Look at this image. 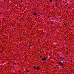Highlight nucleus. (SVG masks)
Listing matches in <instances>:
<instances>
[{
  "label": "nucleus",
  "mask_w": 74,
  "mask_h": 74,
  "mask_svg": "<svg viewBox=\"0 0 74 74\" xmlns=\"http://www.w3.org/2000/svg\"><path fill=\"white\" fill-rule=\"evenodd\" d=\"M34 69H36V67L35 66H34Z\"/></svg>",
  "instance_id": "obj_5"
},
{
  "label": "nucleus",
  "mask_w": 74,
  "mask_h": 74,
  "mask_svg": "<svg viewBox=\"0 0 74 74\" xmlns=\"http://www.w3.org/2000/svg\"><path fill=\"white\" fill-rule=\"evenodd\" d=\"M36 69H37V70H40V68H39V67H38V66H37L36 67Z\"/></svg>",
  "instance_id": "obj_3"
},
{
  "label": "nucleus",
  "mask_w": 74,
  "mask_h": 74,
  "mask_svg": "<svg viewBox=\"0 0 74 74\" xmlns=\"http://www.w3.org/2000/svg\"><path fill=\"white\" fill-rule=\"evenodd\" d=\"M30 47H31V45H30Z\"/></svg>",
  "instance_id": "obj_10"
},
{
  "label": "nucleus",
  "mask_w": 74,
  "mask_h": 74,
  "mask_svg": "<svg viewBox=\"0 0 74 74\" xmlns=\"http://www.w3.org/2000/svg\"><path fill=\"white\" fill-rule=\"evenodd\" d=\"M26 72H27V73H29V71L27 70H26Z\"/></svg>",
  "instance_id": "obj_7"
},
{
  "label": "nucleus",
  "mask_w": 74,
  "mask_h": 74,
  "mask_svg": "<svg viewBox=\"0 0 74 74\" xmlns=\"http://www.w3.org/2000/svg\"><path fill=\"white\" fill-rule=\"evenodd\" d=\"M61 58H62V59H63V60H64V58L62 57Z\"/></svg>",
  "instance_id": "obj_8"
},
{
  "label": "nucleus",
  "mask_w": 74,
  "mask_h": 74,
  "mask_svg": "<svg viewBox=\"0 0 74 74\" xmlns=\"http://www.w3.org/2000/svg\"><path fill=\"white\" fill-rule=\"evenodd\" d=\"M50 2H52V0H50Z\"/></svg>",
  "instance_id": "obj_6"
},
{
  "label": "nucleus",
  "mask_w": 74,
  "mask_h": 74,
  "mask_svg": "<svg viewBox=\"0 0 74 74\" xmlns=\"http://www.w3.org/2000/svg\"><path fill=\"white\" fill-rule=\"evenodd\" d=\"M33 14L34 15H36V13H34Z\"/></svg>",
  "instance_id": "obj_4"
},
{
  "label": "nucleus",
  "mask_w": 74,
  "mask_h": 74,
  "mask_svg": "<svg viewBox=\"0 0 74 74\" xmlns=\"http://www.w3.org/2000/svg\"><path fill=\"white\" fill-rule=\"evenodd\" d=\"M58 64H59V65H61V66H63V63H62V62H58Z\"/></svg>",
  "instance_id": "obj_1"
},
{
  "label": "nucleus",
  "mask_w": 74,
  "mask_h": 74,
  "mask_svg": "<svg viewBox=\"0 0 74 74\" xmlns=\"http://www.w3.org/2000/svg\"><path fill=\"white\" fill-rule=\"evenodd\" d=\"M42 60H47V59L46 58H42Z\"/></svg>",
  "instance_id": "obj_2"
},
{
  "label": "nucleus",
  "mask_w": 74,
  "mask_h": 74,
  "mask_svg": "<svg viewBox=\"0 0 74 74\" xmlns=\"http://www.w3.org/2000/svg\"><path fill=\"white\" fill-rule=\"evenodd\" d=\"M42 56H40V58H42Z\"/></svg>",
  "instance_id": "obj_9"
}]
</instances>
